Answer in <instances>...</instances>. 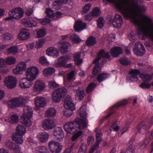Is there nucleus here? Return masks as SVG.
Listing matches in <instances>:
<instances>
[{"instance_id":"nucleus-10","label":"nucleus","mask_w":153,"mask_h":153,"mask_svg":"<svg viewBox=\"0 0 153 153\" xmlns=\"http://www.w3.org/2000/svg\"><path fill=\"white\" fill-rule=\"evenodd\" d=\"M34 80L27 78V76L25 78L21 79L19 82L20 86L22 88H28L30 87L33 85Z\"/></svg>"},{"instance_id":"nucleus-33","label":"nucleus","mask_w":153,"mask_h":153,"mask_svg":"<svg viewBox=\"0 0 153 153\" xmlns=\"http://www.w3.org/2000/svg\"><path fill=\"white\" fill-rule=\"evenodd\" d=\"M81 54L80 52H78L74 53L73 55L74 61L77 65H80L82 62V59H80Z\"/></svg>"},{"instance_id":"nucleus-6","label":"nucleus","mask_w":153,"mask_h":153,"mask_svg":"<svg viewBox=\"0 0 153 153\" xmlns=\"http://www.w3.org/2000/svg\"><path fill=\"white\" fill-rule=\"evenodd\" d=\"M39 69L34 66H31L28 68L26 70V76L28 79H31L35 80L39 73Z\"/></svg>"},{"instance_id":"nucleus-35","label":"nucleus","mask_w":153,"mask_h":153,"mask_svg":"<svg viewBox=\"0 0 153 153\" xmlns=\"http://www.w3.org/2000/svg\"><path fill=\"white\" fill-rule=\"evenodd\" d=\"M139 76L141 78L144 82H150L152 79V75L147 74H140Z\"/></svg>"},{"instance_id":"nucleus-41","label":"nucleus","mask_w":153,"mask_h":153,"mask_svg":"<svg viewBox=\"0 0 153 153\" xmlns=\"http://www.w3.org/2000/svg\"><path fill=\"white\" fill-rule=\"evenodd\" d=\"M109 74L107 73H102L99 75L97 77V79L99 82H101L107 78L108 77Z\"/></svg>"},{"instance_id":"nucleus-11","label":"nucleus","mask_w":153,"mask_h":153,"mask_svg":"<svg viewBox=\"0 0 153 153\" xmlns=\"http://www.w3.org/2000/svg\"><path fill=\"white\" fill-rule=\"evenodd\" d=\"M46 13L48 17L52 18L53 20L58 19L59 17L62 15V13L59 11H57L54 13L53 11L50 8L46 9Z\"/></svg>"},{"instance_id":"nucleus-59","label":"nucleus","mask_w":153,"mask_h":153,"mask_svg":"<svg viewBox=\"0 0 153 153\" xmlns=\"http://www.w3.org/2000/svg\"><path fill=\"white\" fill-rule=\"evenodd\" d=\"M71 98L69 96H67L66 97L64 100V105L65 107H68V105H67L68 104V103L71 102Z\"/></svg>"},{"instance_id":"nucleus-12","label":"nucleus","mask_w":153,"mask_h":153,"mask_svg":"<svg viewBox=\"0 0 153 153\" xmlns=\"http://www.w3.org/2000/svg\"><path fill=\"white\" fill-rule=\"evenodd\" d=\"M26 68V65L25 62H19L13 69V72L16 74H22L23 71Z\"/></svg>"},{"instance_id":"nucleus-57","label":"nucleus","mask_w":153,"mask_h":153,"mask_svg":"<svg viewBox=\"0 0 153 153\" xmlns=\"http://www.w3.org/2000/svg\"><path fill=\"white\" fill-rule=\"evenodd\" d=\"M73 111L69 109H67L64 111V116L67 117H69L71 116L73 114Z\"/></svg>"},{"instance_id":"nucleus-50","label":"nucleus","mask_w":153,"mask_h":153,"mask_svg":"<svg viewBox=\"0 0 153 153\" xmlns=\"http://www.w3.org/2000/svg\"><path fill=\"white\" fill-rule=\"evenodd\" d=\"M38 38L42 37L45 36L46 34L45 31L43 29H38L36 30Z\"/></svg>"},{"instance_id":"nucleus-34","label":"nucleus","mask_w":153,"mask_h":153,"mask_svg":"<svg viewBox=\"0 0 153 153\" xmlns=\"http://www.w3.org/2000/svg\"><path fill=\"white\" fill-rule=\"evenodd\" d=\"M26 132V128L23 126L19 125L17 126L16 128V134L23 136Z\"/></svg>"},{"instance_id":"nucleus-44","label":"nucleus","mask_w":153,"mask_h":153,"mask_svg":"<svg viewBox=\"0 0 153 153\" xmlns=\"http://www.w3.org/2000/svg\"><path fill=\"white\" fill-rule=\"evenodd\" d=\"M8 121L13 124L16 123L19 121V117L16 115H12L9 117Z\"/></svg>"},{"instance_id":"nucleus-46","label":"nucleus","mask_w":153,"mask_h":153,"mask_svg":"<svg viewBox=\"0 0 153 153\" xmlns=\"http://www.w3.org/2000/svg\"><path fill=\"white\" fill-rule=\"evenodd\" d=\"M119 61L120 63L124 66H127L130 64V61L128 59L125 57H123L120 58Z\"/></svg>"},{"instance_id":"nucleus-16","label":"nucleus","mask_w":153,"mask_h":153,"mask_svg":"<svg viewBox=\"0 0 153 153\" xmlns=\"http://www.w3.org/2000/svg\"><path fill=\"white\" fill-rule=\"evenodd\" d=\"M140 46L141 49L140 50L138 47V45L136 44L134 46V48L133 49V51L135 54L139 56H142L144 54L145 51V48L143 44L140 42L138 43Z\"/></svg>"},{"instance_id":"nucleus-21","label":"nucleus","mask_w":153,"mask_h":153,"mask_svg":"<svg viewBox=\"0 0 153 153\" xmlns=\"http://www.w3.org/2000/svg\"><path fill=\"white\" fill-rule=\"evenodd\" d=\"M30 34L28 30L25 28H23L18 35V38L22 40H25L29 38Z\"/></svg>"},{"instance_id":"nucleus-14","label":"nucleus","mask_w":153,"mask_h":153,"mask_svg":"<svg viewBox=\"0 0 153 153\" xmlns=\"http://www.w3.org/2000/svg\"><path fill=\"white\" fill-rule=\"evenodd\" d=\"M53 132L54 136L57 140L61 141L64 137L63 131L61 128L57 127L55 128L53 131Z\"/></svg>"},{"instance_id":"nucleus-9","label":"nucleus","mask_w":153,"mask_h":153,"mask_svg":"<svg viewBox=\"0 0 153 153\" xmlns=\"http://www.w3.org/2000/svg\"><path fill=\"white\" fill-rule=\"evenodd\" d=\"M43 128L45 130H50L56 126L54 121L52 120L45 119L42 123Z\"/></svg>"},{"instance_id":"nucleus-25","label":"nucleus","mask_w":153,"mask_h":153,"mask_svg":"<svg viewBox=\"0 0 153 153\" xmlns=\"http://www.w3.org/2000/svg\"><path fill=\"white\" fill-rule=\"evenodd\" d=\"M86 24L83 23L81 20H78L75 23L74 28L77 32H80L86 28Z\"/></svg>"},{"instance_id":"nucleus-29","label":"nucleus","mask_w":153,"mask_h":153,"mask_svg":"<svg viewBox=\"0 0 153 153\" xmlns=\"http://www.w3.org/2000/svg\"><path fill=\"white\" fill-rule=\"evenodd\" d=\"M19 107H24V108L27 106L30 107L28 105H26L28 102V100L24 97H16Z\"/></svg>"},{"instance_id":"nucleus-1","label":"nucleus","mask_w":153,"mask_h":153,"mask_svg":"<svg viewBox=\"0 0 153 153\" xmlns=\"http://www.w3.org/2000/svg\"><path fill=\"white\" fill-rule=\"evenodd\" d=\"M87 123L82 119L76 118L73 121L68 122L64 126L65 131L71 134L73 141L76 140L82 133L81 130L87 127Z\"/></svg>"},{"instance_id":"nucleus-53","label":"nucleus","mask_w":153,"mask_h":153,"mask_svg":"<svg viewBox=\"0 0 153 153\" xmlns=\"http://www.w3.org/2000/svg\"><path fill=\"white\" fill-rule=\"evenodd\" d=\"M91 4L90 3L86 4L83 7L82 10V13L84 14L88 12L91 7Z\"/></svg>"},{"instance_id":"nucleus-13","label":"nucleus","mask_w":153,"mask_h":153,"mask_svg":"<svg viewBox=\"0 0 153 153\" xmlns=\"http://www.w3.org/2000/svg\"><path fill=\"white\" fill-rule=\"evenodd\" d=\"M140 72L138 70H132L130 71L129 73L131 75L127 76L126 79L130 82H137L138 80L137 75L140 74Z\"/></svg>"},{"instance_id":"nucleus-15","label":"nucleus","mask_w":153,"mask_h":153,"mask_svg":"<svg viewBox=\"0 0 153 153\" xmlns=\"http://www.w3.org/2000/svg\"><path fill=\"white\" fill-rule=\"evenodd\" d=\"M112 22L114 27L118 28L120 27L122 24L123 23L121 16L117 14L115 15Z\"/></svg>"},{"instance_id":"nucleus-18","label":"nucleus","mask_w":153,"mask_h":153,"mask_svg":"<svg viewBox=\"0 0 153 153\" xmlns=\"http://www.w3.org/2000/svg\"><path fill=\"white\" fill-rule=\"evenodd\" d=\"M70 59V56L68 55L63 56L59 58L56 66L58 67H65L66 64Z\"/></svg>"},{"instance_id":"nucleus-5","label":"nucleus","mask_w":153,"mask_h":153,"mask_svg":"<svg viewBox=\"0 0 153 153\" xmlns=\"http://www.w3.org/2000/svg\"><path fill=\"white\" fill-rule=\"evenodd\" d=\"M24 13L23 9L20 7L14 8L8 13L9 16L16 19H21L23 16Z\"/></svg>"},{"instance_id":"nucleus-30","label":"nucleus","mask_w":153,"mask_h":153,"mask_svg":"<svg viewBox=\"0 0 153 153\" xmlns=\"http://www.w3.org/2000/svg\"><path fill=\"white\" fill-rule=\"evenodd\" d=\"M75 93H76L75 95L76 97L78 98V100H82L85 96L84 90H81L80 88L78 87L77 90H75Z\"/></svg>"},{"instance_id":"nucleus-60","label":"nucleus","mask_w":153,"mask_h":153,"mask_svg":"<svg viewBox=\"0 0 153 153\" xmlns=\"http://www.w3.org/2000/svg\"><path fill=\"white\" fill-rule=\"evenodd\" d=\"M104 19L102 17H100L97 20V26L98 27L101 28L103 26Z\"/></svg>"},{"instance_id":"nucleus-31","label":"nucleus","mask_w":153,"mask_h":153,"mask_svg":"<svg viewBox=\"0 0 153 153\" xmlns=\"http://www.w3.org/2000/svg\"><path fill=\"white\" fill-rule=\"evenodd\" d=\"M56 110L54 108H49L46 111L45 116L49 117H53L56 115Z\"/></svg>"},{"instance_id":"nucleus-58","label":"nucleus","mask_w":153,"mask_h":153,"mask_svg":"<svg viewBox=\"0 0 153 153\" xmlns=\"http://www.w3.org/2000/svg\"><path fill=\"white\" fill-rule=\"evenodd\" d=\"M2 36L4 39L6 40L11 39L13 37L12 35L9 33H5L2 35Z\"/></svg>"},{"instance_id":"nucleus-32","label":"nucleus","mask_w":153,"mask_h":153,"mask_svg":"<svg viewBox=\"0 0 153 153\" xmlns=\"http://www.w3.org/2000/svg\"><path fill=\"white\" fill-rule=\"evenodd\" d=\"M16 98L12 99L7 102V104L9 107L12 108H14L18 107V105Z\"/></svg>"},{"instance_id":"nucleus-24","label":"nucleus","mask_w":153,"mask_h":153,"mask_svg":"<svg viewBox=\"0 0 153 153\" xmlns=\"http://www.w3.org/2000/svg\"><path fill=\"white\" fill-rule=\"evenodd\" d=\"M46 54L53 57H57L59 54L58 51L54 47L48 48L46 51Z\"/></svg>"},{"instance_id":"nucleus-48","label":"nucleus","mask_w":153,"mask_h":153,"mask_svg":"<svg viewBox=\"0 0 153 153\" xmlns=\"http://www.w3.org/2000/svg\"><path fill=\"white\" fill-rule=\"evenodd\" d=\"M70 39L76 43H79L81 41V39L79 36L75 34H72L70 36Z\"/></svg>"},{"instance_id":"nucleus-52","label":"nucleus","mask_w":153,"mask_h":153,"mask_svg":"<svg viewBox=\"0 0 153 153\" xmlns=\"http://www.w3.org/2000/svg\"><path fill=\"white\" fill-rule=\"evenodd\" d=\"M87 150L86 145L82 144L80 146L77 153H86Z\"/></svg>"},{"instance_id":"nucleus-54","label":"nucleus","mask_w":153,"mask_h":153,"mask_svg":"<svg viewBox=\"0 0 153 153\" xmlns=\"http://www.w3.org/2000/svg\"><path fill=\"white\" fill-rule=\"evenodd\" d=\"M79 115L81 117L85 118L86 115L85 111L83 109L82 107H81L78 111Z\"/></svg>"},{"instance_id":"nucleus-2","label":"nucleus","mask_w":153,"mask_h":153,"mask_svg":"<svg viewBox=\"0 0 153 153\" xmlns=\"http://www.w3.org/2000/svg\"><path fill=\"white\" fill-rule=\"evenodd\" d=\"M110 57V56L108 52L105 53L103 50L100 51L97 57L93 62V63L95 64V65L92 69V74L96 75L101 72V68L100 65L99 61L101 58L102 59V64L103 65L107 62L106 59H109Z\"/></svg>"},{"instance_id":"nucleus-7","label":"nucleus","mask_w":153,"mask_h":153,"mask_svg":"<svg viewBox=\"0 0 153 153\" xmlns=\"http://www.w3.org/2000/svg\"><path fill=\"white\" fill-rule=\"evenodd\" d=\"M48 146L52 153H59L62 148V146L59 143L53 140L49 142Z\"/></svg>"},{"instance_id":"nucleus-4","label":"nucleus","mask_w":153,"mask_h":153,"mask_svg":"<svg viewBox=\"0 0 153 153\" xmlns=\"http://www.w3.org/2000/svg\"><path fill=\"white\" fill-rule=\"evenodd\" d=\"M67 93V90L65 87L58 88L52 94V99L55 102H59Z\"/></svg>"},{"instance_id":"nucleus-22","label":"nucleus","mask_w":153,"mask_h":153,"mask_svg":"<svg viewBox=\"0 0 153 153\" xmlns=\"http://www.w3.org/2000/svg\"><path fill=\"white\" fill-rule=\"evenodd\" d=\"M45 88V85L42 81L37 80L35 82L33 88L37 91H40Z\"/></svg>"},{"instance_id":"nucleus-61","label":"nucleus","mask_w":153,"mask_h":153,"mask_svg":"<svg viewBox=\"0 0 153 153\" xmlns=\"http://www.w3.org/2000/svg\"><path fill=\"white\" fill-rule=\"evenodd\" d=\"M139 86L140 88L143 89H146L149 88L151 86V85L149 83H146V82H144L141 84L139 85Z\"/></svg>"},{"instance_id":"nucleus-17","label":"nucleus","mask_w":153,"mask_h":153,"mask_svg":"<svg viewBox=\"0 0 153 153\" xmlns=\"http://www.w3.org/2000/svg\"><path fill=\"white\" fill-rule=\"evenodd\" d=\"M58 45L59 51L61 53L64 54L68 51V48L70 45V43L62 41L59 43Z\"/></svg>"},{"instance_id":"nucleus-55","label":"nucleus","mask_w":153,"mask_h":153,"mask_svg":"<svg viewBox=\"0 0 153 153\" xmlns=\"http://www.w3.org/2000/svg\"><path fill=\"white\" fill-rule=\"evenodd\" d=\"M39 62L44 65H48L49 64L46 58L44 56H42L39 59Z\"/></svg>"},{"instance_id":"nucleus-28","label":"nucleus","mask_w":153,"mask_h":153,"mask_svg":"<svg viewBox=\"0 0 153 153\" xmlns=\"http://www.w3.org/2000/svg\"><path fill=\"white\" fill-rule=\"evenodd\" d=\"M68 1V0H56L53 2V7L55 9L58 10L61 5L66 4Z\"/></svg>"},{"instance_id":"nucleus-19","label":"nucleus","mask_w":153,"mask_h":153,"mask_svg":"<svg viewBox=\"0 0 153 153\" xmlns=\"http://www.w3.org/2000/svg\"><path fill=\"white\" fill-rule=\"evenodd\" d=\"M34 103L36 106L38 107H43L46 104L45 99L41 97H36L35 99Z\"/></svg>"},{"instance_id":"nucleus-36","label":"nucleus","mask_w":153,"mask_h":153,"mask_svg":"<svg viewBox=\"0 0 153 153\" xmlns=\"http://www.w3.org/2000/svg\"><path fill=\"white\" fill-rule=\"evenodd\" d=\"M12 138L13 140L17 144H21L23 141L22 136L18 134H14L13 135Z\"/></svg>"},{"instance_id":"nucleus-8","label":"nucleus","mask_w":153,"mask_h":153,"mask_svg":"<svg viewBox=\"0 0 153 153\" xmlns=\"http://www.w3.org/2000/svg\"><path fill=\"white\" fill-rule=\"evenodd\" d=\"M4 82L8 88L12 89L16 86L17 79L15 77L9 76L5 78Z\"/></svg>"},{"instance_id":"nucleus-38","label":"nucleus","mask_w":153,"mask_h":153,"mask_svg":"<svg viewBox=\"0 0 153 153\" xmlns=\"http://www.w3.org/2000/svg\"><path fill=\"white\" fill-rule=\"evenodd\" d=\"M138 129L140 132L141 133L143 134L145 133L146 129V126L144 122H141L138 125Z\"/></svg>"},{"instance_id":"nucleus-47","label":"nucleus","mask_w":153,"mask_h":153,"mask_svg":"<svg viewBox=\"0 0 153 153\" xmlns=\"http://www.w3.org/2000/svg\"><path fill=\"white\" fill-rule=\"evenodd\" d=\"M16 59L14 57H8L6 58V62L9 65H11L14 64L16 63Z\"/></svg>"},{"instance_id":"nucleus-39","label":"nucleus","mask_w":153,"mask_h":153,"mask_svg":"<svg viewBox=\"0 0 153 153\" xmlns=\"http://www.w3.org/2000/svg\"><path fill=\"white\" fill-rule=\"evenodd\" d=\"M7 52L9 54L15 55L18 53V49L16 46H12L8 48L7 50Z\"/></svg>"},{"instance_id":"nucleus-51","label":"nucleus","mask_w":153,"mask_h":153,"mask_svg":"<svg viewBox=\"0 0 153 153\" xmlns=\"http://www.w3.org/2000/svg\"><path fill=\"white\" fill-rule=\"evenodd\" d=\"M91 13L94 17L99 16L101 13L100 9L98 7L94 8Z\"/></svg>"},{"instance_id":"nucleus-49","label":"nucleus","mask_w":153,"mask_h":153,"mask_svg":"<svg viewBox=\"0 0 153 153\" xmlns=\"http://www.w3.org/2000/svg\"><path fill=\"white\" fill-rule=\"evenodd\" d=\"M47 148L43 146H41L38 147L36 149L37 153H47Z\"/></svg>"},{"instance_id":"nucleus-40","label":"nucleus","mask_w":153,"mask_h":153,"mask_svg":"<svg viewBox=\"0 0 153 153\" xmlns=\"http://www.w3.org/2000/svg\"><path fill=\"white\" fill-rule=\"evenodd\" d=\"M55 71V70L53 68H45L43 71V74L46 76L52 75Z\"/></svg>"},{"instance_id":"nucleus-56","label":"nucleus","mask_w":153,"mask_h":153,"mask_svg":"<svg viewBox=\"0 0 153 153\" xmlns=\"http://www.w3.org/2000/svg\"><path fill=\"white\" fill-rule=\"evenodd\" d=\"M75 71L73 70L71 71L67 75V80L68 82H69L74 78Z\"/></svg>"},{"instance_id":"nucleus-20","label":"nucleus","mask_w":153,"mask_h":153,"mask_svg":"<svg viewBox=\"0 0 153 153\" xmlns=\"http://www.w3.org/2000/svg\"><path fill=\"white\" fill-rule=\"evenodd\" d=\"M22 24L25 27H33L36 26V22L32 19H23L21 21Z\"/></svg>"},{"instance_id":"nucleus-62","label":"nucleus","mask_w":153,"mask_h":153,"mask_svg":"<svg viewBox=\"0 0 153 153\" xmlns=\"http://www.w3.org/2000/svg\"><path fill=\"white\" fill-rule=\"evenodd\" d=\"M33 10L32 8L28 7L26 9L25 14L27 16H29L33 13Z\"/></svg>"},{"instance_id":"nucleus-64","label":"nucleus","mask_w":153,"mask_h":153,"mask_svg":"<svg viewBox=\"0 0 153 153\" xmlns=\"http://www.w3.org/2000/svg\"><path fill=\"white\" fill-rule=\"evenodd\" d=\"M13 142L12 141H8L6 143L5 146L9 149L12 150Z\"/></svg>"},{"instance_id":"nucleus-63","label":"nucleus","mask_w":153,"mask_h":153,"mask_svg":"<svg viewBox=\"0 0 153 153\" xmlns=\"http://www.w3.org/2000/svg\"><path fill=\"white\" fill-rule=\"evenodd\" d=\"M51 20L49 19L45 18L40 21V23L42 25H46L50 23Z\"/></svg>"},{"instance_id":"nucleus-45","label":"nucleus","mask_w":153,"mask_h":153,"mask_svg":"<svg viewBox=\"0 0 153 153\" xmlns=\"http://www.w3.org/2000/svg\"><path fill=\"white\" fill-rule=\"evenodd\" d=\"M97 85L94 82L90 83L87 88L86 91L88 94L91 92L96 87Z\"/></svg>"},{"instance_id":"nucleus-23","label":"nucleus","mask_w":153,"mask_h":153,"mask_svg":"<svg viewBox=\"0 0 153 153\" xmlns=\"http://www.w3.org/2000/svg\"><path fill=\"white\" fill-rule=\"evenodd\" d=\"M133 7L136 13L139 12H144L147 9L146 7L142 4H137V2H134Z\"/></svg>"},{"instance_id":"nucleus-43","label":"nucleus","mask_w":153,"mask_h":153,"mask_svg":"<svg viewBox=\"0 0 153 153\" xmlns=\"http://www.w3.org/2000/svg\"><path fill=\"white\" fill-rule=\"evenodd\" d=\"M133 142V140L131 139L129 142L127 144V145L128 147V148L126 150L125 153H134L135 150L132 148V145Z\"/></svg>"},{"instance_id":"nucleus-26","label":"nucleus","mask_w":153,"mask_h":153,"mask_svg":"<svg viewBox=\"0 0 153 153\" xmlns=\"http://www.w3.org/2000/svg\"><path fill=\"white\" fill-rule=\"evenodd\" d=\"M49 136V134L48 133L41 132L37 134V137L39 141L42 143H45L48 140Z\"/></svg>"},{"instance_id":"nucleus-42","label":"nucleus","mask_w":153,"mask_h":153,"mask_svg":"<svg viewBox=\"0 0 153 153\" xmlns=\"http://www.w3.org/2000/svg\"><path fill=\"white\" fill-rule=\"evenodd\" d=\"M12 150L14 153H22L21 147L17 143L13 142Z\"/></svg>"},{"instance_id":"nucleus-37","label":"nucleus","mask_w":153,"mask_h":153,"mask_svg":"<svg viewBox=\"0 0 153 153\" xmlns=\"http://www.w3.org/2000/svg\"><path fill=\"white\" fill-rule=\"evenodd\" d=\"M96 43L97 41L96 38L92 36L88 37L86 41V44L88 46H93Z\"/></svg>"},{"instance_id":"nucleus-27","label":"nucleus","mask_w":153,"mask_h":153,"mask_svg":"<svg viewBox=\"0 0 153 153\" xmlns=\"http://www.w3.org/2000/svg\"><path fill=\"white\" fill-rule=\"evenodd\" d=\"M110 52L113 56L117 57L122 53L123 50L120 47H116L111 48Z\"/></svg>"},{"instance_id":"nucleus-3","label":"nucleus","mask_w":153,"mask_h":153,"mask_svg":"<svg viewBox=\"0 0 153 153\" xmlns=\"http://www.w3.org/2000/svg\"><path fill=\"white\" fill-rule=\"evenodd\" d=\"M23 111L21 117V122L26 126L29 127L32 124L30 118L33 115L32 109L30 107L27 106L23 108Z\"/></svg>"}]
</instances>
